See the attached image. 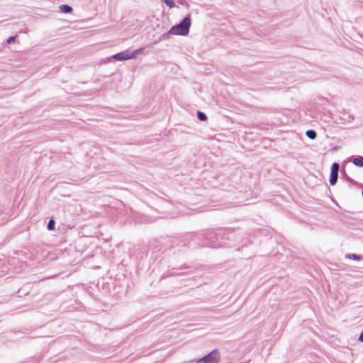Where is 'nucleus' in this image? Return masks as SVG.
<instances>
[{
  "instance_id": "18",
  "label": "nucleus",
  "mask_w": 363,
  "mask_h": 363,
  "mask_svg": "<svg viewBox=\"0 0 363 363\" xmlns=\"http://www.w3.org/2000/svg\"><path fill=\"white\" fill-rule=\"evenodd\" d=\"M345 179L347 181L354 183V181L352 178H350L349 176H347L345 173Z\"/></svg>"
},
{
  "instance_id": "1",
  "label": "nucleus",
  "mask_w": 363,
  "mask_h": 363,
  "mask_svg": "<svg viewBox=\"0 0 363 363\" xmlns=\"http://www.w3.org/2000/svg\"><path fill=\"white\" fill-rule=\"evenodd\" d=\"M233 231L230 229H217L213 232L208 233L205 236L206 243L203 244V247H208L212 248H218L221 247H230L226 242H223L225 239L231 240L234 235Z\"/></svg>"
},
{
  "instance_id": "12",
  "label": "nucleus",
  "mask_w": 363,
  "mask_h": 363,
  "mask_svg": "<svg viewBox=\"0 0 363 363\" xmlns=\"http://www.w3.org/2000/svg\"><path fill=\"white\" fill-rule=\"evenodd\" d=\"M47 228L49 230H53L55 228V221L53 219H50L48 221Z\"/></svg>"
},
{
  "instance_id": "19",
  "label": "nucleus",
  "mask_w": 363,
  "mask_h": 363,
  "mask_svg": "<svg viewBox=\"0 0 363 363\" xmlns=\"http://www.w3.org/2000/svg\"><path fill=\"white\" fill-rule=\"evenodd\" d=\"M186 268H188V267H187L186 265H185V264H184V265L181 266V267H179V269H186Z\"/></svg>"
},
{
  "instance_id": "4",
  "label": "nucleus",
  "mask_w": 363,
  "mask_h": 363,
  "mask_svg": "<svg viewBox=\"0 0 363 363\" xmlns=\"http://www.w3.org/2000/svg\"><path fill=\"white\" fill-rule=\"evenodd\" d=\"M340 169V165L337 162L332 164L330 167L329 183L331 186L336 184L338 179V172Z\"/></svg>"
},
{
  "instance_id": "5",
  "label": "nucleus",
  "mask_w": 363,
  "mask_h": 363,
  "mask_svg": "<svg viewBox=\"0 0 363 363\" xmlns=\"http://www.w3.org/2000/svg\"><path fill=\"white\" fill-rule=\"evenodd\" d=\"M133 55H130V51H128V50H125L123 52L116 53L112 56V57L114 60H118V61L130 60V59H133Z\"/></svg>"
},
{
  "instance_id": "7",
  "label": "nucleus",
  "mask_w": 363,
  "mask_h": 363,
  "mask_svg": "<svg viewBox=\"0 0 363 363\" xmlns=\"http://www.w3.org/2000/svg\"><path fill=\"white\" fill-rule=\"evenodd\" d=\"M60 11L63 13H70L73 11L72 8L67 4H63L60 6Z\"/></svg>"
},
{
  "instance_id": "2",
  "label": "nucleus",
  "mask_w": 363,
  "mask_h": 363,
  "mask_svg": "<svg viewBox=\"0 0 363 363\" xmlns=\"http://www.w3.org/2000/svg\"><path fill=\"white\" fill-rule=\"evenodd\" d=\"M191 24V15H187L179 23L171 28V33L177 35H187Z\"/></svg>"
},
{
  "instance_id": "3",
  "label": "nucleus",
  "mask_w": 363,
  "mask_h": 363,
  "mask_svg": "<svg viewBox=\"0 0 363 363\" xmlns=\"http://www.w3.org/2000/svg\"><path fill=\"white\" fill-rule=\"evenodd\" d=\"M220 359L219 350L217 349L213 350L203 357L199 358L196 363H218Z\"/></svg>"
},
{
  "instance_id": "9",
  "label": "nucleus",
  "mask_w": 363,
  "mask_h": 363,
  "mask_svg": "<svg viewBox=\"0 0 363 363\" xmlns=\"http://www.w3.org/2000/svg\"><path fill=\"white\" fill-rule=\"evenodd\" d=\"M346 257L356 261H359L363 259V257L361 255L357 254H347L346 255Z\"/></svg>"
},
{
  "instance_id": "8",
  "label": "nucleus",
  "mask_w": 363,
  "mask_h": 363,
  "mask_svg": "<svg viewBox=\"0 0 363 363\" xmlns=\"http://www.w3.org/2000/svg\"><path fill=\"white\" fill-rule=\"evenodd\" d=\"M197 118L200 121H206L208 119L206 114L202 111H198L196 113Z\"/></svg>"
},
{
  "instance_id": "14",
  "label": "nucleus",
  "mask_w": 363,
  "mask_h": 363,
  "mask_svg": "<svg viewBox=\"0 0 363 363\" xmlns=\"http://www.w3.org/2000/svg\"><path fill=\"white\" fill-rule=\"evenodd\" d=\"M164 2L169 9H172L175 6L174 0H164Z\"/></svg>"
},
{
  "instance_id": "16",
  "label": "nucleus",
  "mask_w": 363,
  "mask_h": 363,
  "mask_svg": "<svg viewBox=\"0 0 363 363\" xmlns=\"http://www.w3.org/2000/svg\"><path fill=\"white\" fill-rule=\"evenodd\" d=\"M174 269H172V272H168V274H167L166 277H172V276H177V275H179L180 274H177V273H174L173 272Z\"/></svg>"
},
{
  "instance_id": "15",
  "label": "nucleus",
  "mask_w": 363,
  "mask_h": 363,
  "mask_svg": "<svg viewBox=\"0 0 363 363\" xmlns=\"http://www.w3.org/2000/svg\"><path fill=\"white\" fill-rule=\"evenodd\" d=\"M16 38H17V35L10 36L6 40L7 43L11 44V43H14Z\"/></svg>"
},
{
  "instance_id": "10",
  "label": "nucleus",
  "mask_w": 363,
  "mask_h": 363,
  "mask_svg": "<svg viewBox=\"0 0 363 363\" xmlns=\"http://www.w3.org/2000/svg\"><path fill=\"white\" fill-rule=\"evenodd\" d=\"M306 136L311 140H314L316 136L317 133L314 130H308L306 133Z\"/></svg>"
},
{
  "instance_id": "11",
  "label": "nucleus",
  "mask_w": 363,
  "mask_h": 363,
  "mask_svg": "<svg viewBox=\"0 0 363 363\" xmlns=\"http://www.w3.org/2000/svg\"><path fill=\"white\" fill-rule=\"evenodd\" d=\"M170 35H173V33H171V28L167 32L163 33L160 38L158 39L159 41L168 39L170 36Z\"/></svg>"
},
{
  "instance_id": "13",
  "label": "nucleus",
  "mask_w": 363,
  "mask_h": 363,
  "mask_svg": "<svg viewBox=\"0 0 363 363\" xmlns=\"http://www.w3.org/2000/svg\"><path fill=\"white\" fill-rule=\"evenodd\" d=\"M144 48H141L137 50H135L133 52H130V55H133V59L135 58L138 55L140 54L143 51Z\"/></svg>"
},
{
  "instance_id": "17",
  "label": "nucleus",
  "mask_w": 363,
  "mask_h": 363,
  "mask_svg": "<svg viewBox=\"0 0 363 363\" xmlns=\"http://www.w3.org/2000/svg\"><path fill=\"white\" fill-rule=\"evenodd\" d=\"M358 340L361 342H363V330L361 332V333L358 337Z\"/></svg>"
},
{
  "instance_id": "6",
  "label": "nucleus",
  "mask_w": 363,
  "mask_h": 363,
  "mask_svg": "<svg viewBox=\"0 0 363 363\" xmlns=\"http://www.w3.org/2000/svg\"><path fill=\"white\" fill-rule=\"evenodd\" d=\"M352 162L354 165L359 167H363V156H357L353 158Z\"/></svg>"
}]
</instances>
